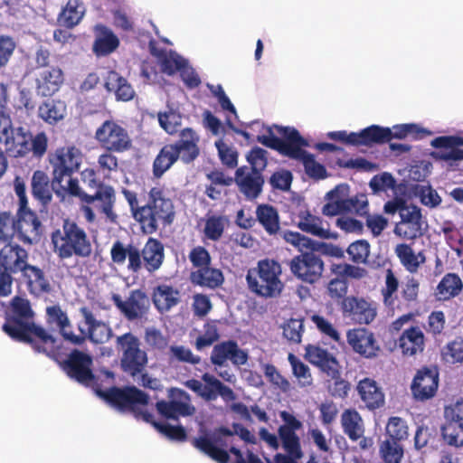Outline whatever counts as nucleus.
<instances>
[{
    "instance_id": "nucleus-33",
    "label": "nucleus",
    "mask_w": 463,
    "mask_h": 463,
    "mask_svg": "<svg viewBox=\"0 0 463 463\" xmlns=\"http://www.w3.org/2000/svg\"><path fill=\"white\" fill-rule=\"evenodd\" d=\"M356 390L367 409L373 411L384 405V394L373 379L366 377L360 380Z\"/></svg>"
},
{
    "instance_id": "nucleus-56",
    "label": "nucleus",
    "mask_w": 463,
    "mask_h": 463,
    "mask_svg": "<svg viewBox=\"0 0 463 463\" xmlns=\"http://www.w3.org/2000/svg\"><path fill=\"white\" fill-rule=\"evenodd\" d=\"M268 151L260 146L252 147L246 154V160L249 163L247 168L251 171H259L263 174L268 166Z\"/></svg>"
},
{
    "instance_id": "nucleus-40",
    "label": "nucleus",
    "mask_w": 463,
    "mask_h": 463,
    "mask_svg": "<svg viewBox=\"0 0 463 463\" xmlns=\"http://www.w3.org/2000/svg\"><path fill=\"white\" fill-rule=\"evenodd\" d=\"M104 87L114 92L117 100L129 101L135 97V90L127 79L115 71H109L105 78Z\"/></svg>"
},
{
    "instance_id": "nucleus-24",
    "label": "nucleus",
    "mask_w": 463,
    "mask_h": 463,
    "mask_svg": "<svg viewBox=\"0 0 463 463\" xmlns=\"http://www.w3.org/2000/svg\"><path fill=\"white\" fill-rule=\"evenodd\" d=\"M211 363L215 366H222L227 360L232 364L244 365L248 361V354L241 349L234 340L222 341L215 345L210 356Z\"/></svg>"
},
{
    "instance_id": "nucleus-35",
    "label": "nucleus",
    "mask_w": 463,
    "mask_h": 463,
    "mask_svg": "<svg viewBox=\"0 0 463 463\" xmlns=\"http://www.w3.org/2000/svg\"><path fill=\"white\" fill-rule=\"evenodd\" d=\"M152 300L160 312H168L181 302V292L178 288L165 283L154 288Z\"/></svg>"
},
{
    "instance_id": "nucleus-1",
    "label": "nucleus",
    "mask_w": 463,
    "mask_h": 463,
    "mask_svg": "<svg viewBox=\"0 0 463 463\" xmlns=\"http://www.w3.org/2000/svg\"><path fill=\"white\" fill-rule=\"evenodd\" d=\"M2 329L13 340L28 344L36 353H43L58 361L57 339L33 322V311L27 299L20 297L12 299Z\"/></svg>"
},
{
    "instance_id": "nucleus-42",
    "label": "nucleus",
    "mask_w": 463,
    "mask_h": 463,
    "mask_svg": "<svg viewBox=\"0 0 463 463\" xmlns=\"http://www.w3.org/2000/svg\"><path fill=\"white\" fill-rule=\"evenodd\" d=\"M190 280L194 285L215 289L223 284L224 276L221 269L209 265L192 271Z\"/></svg>"
},
{
    "instance_id": "nucleus-4",
    "label": "nucleus",
    "mask_w": 463,
    "mask_h": 463,
    "mask_svg": "<svg viewBox=\"0 0 463 463\" xmlns=\"http://www.w3.org/2000/svg\"><path fill=\"white\" fill-rule=\"evenodd\" d=\"M96 393L119 411H128L136 419L150 423L158 432L170 440L178 442L186 440L187 433L183 426H173L154 420L153 414L144 409L149 403V396L136 386L123 388L113 386L107 390L97 389Z\"/></svg>"
},
{
    "instance_id": "nucleus-32",
    "label": "nucleus",
    "mask_w": 463,
    "mask_h": 463,
    "mask_svg": "<svg viewBox=\"0 0 463 463\" xmlns=\"http://www.w3.org/2000/svg\"><path fill=\"white\" fill-rule=\"evenodd\" d=\"M20 275L31 294L39 297L52 291L51 283L41 268L29 264Z\"/></svg>"
},
{
    "instance_id": "nucleus-11",
    "label": "nucleus",
    "mask_w": 463,
    "mask_h": 463,
    "mask_svg": "<svg viewBox=\"0 0 463 463\" xmlns=\"http://www.w3.org/2000/svg\"><path fill=\"white\" fill-rule=\"evenodd\" d=\"M95 139L104 150L125 153L133 146L128 131L115 120H105L95 131Z\"/></svg>"
},
{
    "instance_id": "nucleus-13",
    "label": "nucleus",
    "mask_w": 463,
    "mask_h": 463,
    "mask_svg": "<svg viewBox=\"0 0 463 463\" xmlns=\"http://www.w3.org/2000/svg\"><path fill=\"white\" fill-rule=\"evenodd\" d=\"M59 364L62 371L79 383L89 386L96 380L92 371V356L80 350L73 349L66 359Z\"/></svg>"
},
{
    "instance_id": "nucleus-51",
    "label": "nucleus",
    "mask_w": 463,
    "mask_h": 463,
    "mask_svg": "<svg viewBox=\"0 0 463 463\" xmlns=\"http://www.w3.org/2000/svg\"><path fill=\"white\" fill-rule=\"evenodd\" d=\"M379 454L383 463H401L404 448L402 443L385 439L380 444Z\"/></svg>"
},
{
    "instance_id": "nucleus-45",
    "label": "nucleus",
    "mask_w": 463,
    "mask_h": 463,
    "mask_svg": "<svg viewBox=\"0 0 463 463\" xmlns=\"http://www.w3.org/2000/svg\"><path fill=\"white\" fill-rule=\"evenodd\" d=\"M391 131L388 127L371 125L357 132V146L383 145L390 142Z\"/></svg>"
},
{
    "instance_id": "nucleus-25",
    "label": "nucleus",
    "mask_w": 463,
    "mask_h": 463,
    "mask_svg": "<svg viewBox=\"0 0 463 463\" xmlns=\"http://www.w3.org/2000/svg\"><path fill=\"white\" fill-rule=\"evenodd\" d=\"M305 357L312 364L318 367L331 378L339 375V363L333 354L318 345H307L305 347Z\"/></svg>"
},
{
    "instance_id": "nucleus-20",
    "label": "nucleus",
    "mask_w": 463,
    "mask_h": 463,
    "mask_svg": "<svg viewBox=\"0 0 463 463\" xmlns=\"http://www.w3.org/2000/svg\"><path fill=\"white\" fill-rule=\"evenodd\" d=\"M282 239L286 242L298 248L300 251L308 250L314 251L315 253L319 252L322 255L338 259L345 256V251L339 246L332 243L314 241L297 232H285L282 234Z\"/></svg>"
},
{
    "instance_id": "nucleus-3",
    "label": "nucleus",
    "mask_w": 463,
    "mask_h": 463,
    "mask_svg": "<svg viewBox=\"0 0 463 463\" xmlns=\"http://www.w3.org/2000/svg\"><path fill=\"white\" fill-rule=\"evenodd\" d=\"M122 194L142 233L151 235L174 223L175 207L164 187L159 185L152 187L143 205L139 204L135 192L123 189Z\"/></svg>"
},
{
    "instance_id": "nucleus-21",
    "label": "nucleus",
    "mask_w": 463,
    "mask_h": 463,
    "mask_svg": "<svg viewBox=\"0 0 463 463\" xmlns=\"http://www.w3.org/2000/svg\"><path fill=\"white\" fill-rule=\"evenodd\" d=\"M234 183L239 192L247 200H255L262 191L265 184L264 175L259 171H251L247 165L238 167L234 174Z\"/></svg>"
},
{
    "instance_id": "nucleus-19",
    "label": "nucleus",
    "mask_w": 463,
    "mask_h": 463,
    "mask_svg": "<svg viewBox=\"0 0 463 463\" xmlns=\"http://www.w3.org/2000/svg\"><path fill=\"white\" fill-rule=\"evenodd\" d=\"M346 340L352 350L364 358H376L381 352L374 334L365 327L349 329Z\"/></svg>"
},
{
    "instance_id": "nucleus-29",
    "label": "nucleus",
    "mask_w": 463,
    "mask_h": 463,
    "mask_svg": "<svg viewBox=\"0 0 463 463\" xmlns=\"http://www.w3.org/2000/svg\"><path fill=\"white\" fill-rule=\"evenodd\" d=\"M47 320L50 324H55L61 335L67 342L74 345H81L83 336H78L71 330V321L59 305H53L46 308Z\"/></svg>"
},
{
    "instance_id": "nucleus-22",
    "label": "nucleus",
    "mask_w": 463,
    "mask_h": 463,
    "mask_svg": "<svg viewBox=\"0 0 463 463\" xmlns=\"http://www.w3.org/2000/svg\"><path fill=\"white\" fill-rule=\"evenodd\" d=\"M400 217L401 222L394 228L396 235L406 240H414L423 234L422 215L418 206L414 204L408 205L402 210Z\"/></svg>"
},
{
    "instance_id": "nucleus-47",
    "label": "nucleus",
    "mask_w": 463,
    "mask_h": 463,
    "mask_svg": "<svg viewBox=\"0 0 463 463\" xmlns=\"http://www.w3.org/2000/svg\"><path fill=\"white\" fill-rule=\"evenodd\" d=\"M298 218V227L302 232L322 239H328L330 237L329 230L322 227V219L312 214L308 210L300 211Z\"/></svg>"
},
{
    "instance_id": "nucleus-52",
    "label": "nucleus",
    "mask_w": 463,
    "mask_h": 463,
    "mask_svg": "<svg viewBox=\"0 0 463 463\" xmlns=\"http://www.w3.org/2000/svg\"><path fill=\"white\" fill-rule=\"evenodd\" d=\"M390 141L393 138L404 139L408 137H411L412 139L416 140L430 134V131L414 123L394 125L392 128H390Z\"/></svg>"
},
{
    "instance_id": "nucleus-48",
    "label": "nucleus",
    "mask_w": 463,
    "mask_h": 463,
    "mask_svg": "<svg viewBox=\"0 0 463 463\" xmlns=\"http://www.w3.org/2000/svg\"><path fill=\"white\" fill-rule=\"evenodd\" d=\"M84 14L85 7L80 0H69L59 14L57 21L59 25L71 29L81 21Z\"/></svg>"
},
{
    "instance_id": "nucleus-37",
    "label": "nucleus",
    "mask_w": 463,
    "mask_h": 463,
    "mask_svg": "<svg viewBox=\"0 0 463 463\" xmlns=\"http://www.w3.org/2000/svg\"><path fill=\"white\" fill-rule=\"evenodd\" d=\"M280 418L284 421V424L280 425L278 429V435L281 444L290 448L301 445L300 438L297 431L302 428V422L286 411L280 412Z\"/></svg>"
},
{
    "instance_id": "nucleus-10",
    "label": "nucleus",
    "mask_w": 463,
    "mask_h": 463,
    "mask_svg": "<svg viewBox=\"0 0 463 463\" xmlns=\"http://www.w3.org/2000/svg\"><path fill=\"white\" fill-rule=\"evenodd\" d=\"M49 163L52 168V184H61L64 178L78 172L82 163V153L75 146L56 148L49 155Z\"/></svg>"
},
{
    "instance_id": "nucleus-34",
    "label": "nucleus",
    "mask_w": 463,
    "mask_h": 463,
    "mask_svg": "<svg viewBox=\"0 0 463 463\" xmlns=\"http://www.w3.org/2000/svg\"><path fill=\"white\" fill-rule=\"evenodd\" d=\"M57 185L52 184L48 175L42 171L33 172L31 180V191L33 197L43 206H47L52 200V193H56Z\"/></svg>"
},
{
    "instance_id": "nucleus-44",
    "label": "nucleus",
    "mask_w": 463,
    "mask_h": 463,
    "mask_svg": "<svg viewBox=\"0 0 463 463\" xmlns=\"http://www.w3.org/2000/svg\"><path fill=\"white\" fill-rule=\"evenodd\" d=\"M142 258L145 268L149 272L157 270L165 258L164 245L155 238H149L142 250Z\"/></svg>"
},
{
    "instance_id": "nucleus-17",
    "label": "nucleus",
    "mask_w": 463,
    "mask_h": 463,
    "mask_svg": "<svg viewBox=\"0 0 463 463\" xmlns=\"http://www.w3.org/2000/svg\"><path fill=\"white\" fill-rule=\"evenodd\" d=\"M79 311L83 317L84 325L87 326V328H83L80 324L78 326L80 334L77 335L84 337L82 345L87 339L93 344H104L111 338L112 329L109 324L97 319L88 307H81Z\"/></svg>"
},
{
    "instance_id": "nucleus-5",
    "label": "nucleus",
    "mask_w": 463,
    "mask_h": 463,
    "mask_svg": "<svg viewBox=\"0 0 463 463\" xmlns=\"http://www.w3.org/2000/svg\"><path fill=\"white\" fill-rule=\"evenodd\" d=\"M277 133L283 138L276 137L272 128H268L269 135H259L256 141L263 146L278 151L280 155L291 159L300 160L303 163L306 174L316 180L327 177V172L322 164L317 162L312 154L307 153L304 147L308 146V142L298 130L290 127L275 125Z\"/></svg>"
},
{
    "instance_id": "nucleus-15",
    "label": "nucleus",
    "mask_w": 463,
    "mask_h": 463,
    "mask_svg": "<svg viewBox=\"0 0 463 463\" xmlns=\"http://www.w3.org/2000/svg\"><path fill=\"white\" fill-rule=\"evenodd\" d=\"M324 266L321 257L312 250L302 251L288 262L291 273L299 280L308 284H314L320 279Z\"/></svg>"
},
{
    "instance_id": "nucleus-59",
    "label": "nucleus",
    "mask_w": 463,
    "mask_h": 463,
    "mask_svg": "<svg viewBox=\"0 0 463 463\" xmlns=\"http://www.w3.org/2000/svg\"><path fill=\"white\" fill-rule=\"evenodd\" d=\"M399 288V280L391 269L386 270L385 286L382 288L383 303L392 308L394 307L396 300V292Z\"/></svg>"
},
{
    "instance_id": "nucleus-38",
    "label": "nucleus",
    "mask_w": 463,
    "mask_h": 463,
    "mask_svg": "<svg viewBox=\"0 0 463 463\" xmlns=\"http://www.w3.org/2000/svg\"><path fill=\"white\" fill-rule=\"evenodd\" d=\"M66 115L67 105L65 101L59 99H48L43 101L37 110L38 118L52 126L61 121Z\"/></svg>"
},
{
    "instance_id": "nucleus-60",
    "label": "nucleus",
    "mask_w": 463,
    "mask_h": 463,
    "mask_svg": "<svg viewBox=\"0 0 463 463\" xmlns=\"http://www.w3.org/2000/svg\"><path fill=\"white\" fill-rule=\"evenodd\" d=\"M15 235V217L10 212L0 211V243L11 242Z\"/></svg>"
},
{
    "instance_id": "nucleus-27",
    "label": "nucleus",
    "mask_w": 463,
    "mask_h": 463,
    "mask_svg": "<svg viewBox=\"0 0 463 463\" xmlns=\"http://www.w3.org/2000/svg\"><path fill=\"white\" fill-rule=\"evenodd\" d=\"M92 194H84L82 201L83 204H94L96 202L98 204L96 207L99 211L105 214L108 219L114 222L117 218L116 213L113 211L114 204L116 202L115 190L111 185L104 184L99 188L92 191Z\"/></svg>"
},
{
    "instance_id": "nucleus-14",
    "label": "nucleus",
    "mask_w": 463,
    "mask_h": 463,
    "mask_svg": "<svg viewBox=\"0 0 463 463\" xmlns=\"http://www.w3.org/2000/svg\"><path fill=\"white\" fill-rule=\"evenodd\" d=\"M30 139V132L23 127H14L10 117L0 121V144L5 146L9 156L14 157L26 156Z\"/></svg>"
},
{
    "instance_id": "nucleus-50",
    "label": "nucleus",
    "mask_w": 463,
    "mask_h": 463,
    "mask_svg": "<svg viewBox=\"0 0 463 463\" xmlns=\"http://www.w3.org/2000/svg\"><path fill=\"white\" fill-rule=\"evenodd\" d=\"M394 251L402 265L410 273L417 272L420 266L426 260L425 256L421 251L416 254L412 248L406 243L398 244L395 247Z\"/></svg>"
},
{
    "instance_id": "nucleus-6",
    "label": "nucleus",
    "mask_w": 463,
    "mask_h": 463,
    "mask_svg": "<svg viewBox=\"0 0 463 463\" xmlns=\"http://www.w3.org/2000/svg\"><path fill=\"white\" fill-rule=\"evenodd\" d=\"M199 142L200 137L193 128L182 129L175 142L159 150L153 162V175L162 177L179 159L185 165L193 163L200 155Z\"/></svg>"
},
{
    "instance_id": "nucleus-43",
    "label": "nucleus",
    "mask_w": 463,
    "mask_h": 463,
    "mask_svg": "<svg viewBox=\"0 0 463 463\" xmlns=\"http://www.w3.org/2000/svg\"><path fill=\"white\" fill-rule=\"evenodd\" d=\"M463 289V282L457 273H447L435 289L438 300L448 301L458 297Z\"/></svg>"
},
{
    "instance_id": "nucleus-55",
    "label": "nucleus",
    "mask_w": 463,
    "mask_h": 463,
    "mask_svg": "<svg viewBox=\"0 0 463 463\" xmlns=\"http://www.w3.org/2000/svg\"><path fill=\"white\" fill-rule=\"evenodd\" d=\"M282 335L290 344H299L304 333V319L290 318L282 326Z\"/></svg>"
},
{
    "instance_id": "nucleus-46",
    "label": "nucleus",
    "mask_w": 463,
    "mask_h": 463,
    "mask_svg": "<svg viewBox=\"0 0 463 463\" xmlns=\"http://www.w3.org/2000/svg\"><path fill=\"white\" fill-rule=\"evenodd\" d=\"M341 425L344 433L352 441H357L364 432V420L354 409H346L341 415Z\"/></svg>"
},
{
    "instance_id": "nucleus-31",
    "label": "nucleus",
    "mask_w": 463,
    "mask_h": 463,
    "mask_svg": "<svg viewBox=\"0 0 463 463\" xmlns=\"http://www.w3.org/2000/svg\"><path fill=\"white\" fill-rule=\"evenodd\" d=\"M95 40L93 52L100 57L112 53L119 46V40L107 25L98 24L94 26Z\"/></svg>"
},
{
    "instance_id": "nucleus-49",
    "label": "nucleus",
    "mask_w": 463,
    "mask_h": 463,
    "mask_svg": "<svg viewBox=\"0 0 463 463\" xmlns=\"http://www.w3.org/2000/svg\"><path fill=\"white\" fill-rule=\"evenodd\" d=\"M217 439L213 440L207 436H200L192 440V445L199 451L204 453L218 463H228L230 456L228 452L215 445Z\"/></svg>"
},
{
    "instance_id": "nucleus-8",
    "label": "nucleus",
    "mask_w": 463,
    "mask_h": 463,
    "mask_svg": "<svg viewBox=\"0 0 463 463\" xmlns=\"http://www.w3.org/2000/svg\"><path fill=\"white\" fill-rule=\"evenodd\" d=\"M29 253L21 245L8 242L0 250V296L12 292L13 275L21 274L29 265Z\"/></svg>"
},
{
    "instance_id": "nucleus-54",
    "label": "nucleus",
    "mask_w": 463,
    "mask_h": 463,
    "mask_svg": "<svg viewBox=\"0 0 463 463\" xmlns=\"http://www.w3.org/2000/svg\"><path fill=\"white\" fill-rule=\"evenodd\" d=\"M441 436L443 440L452 447L463 446V423L445 420L441 427Z\"/></svg>"
},
{
    "instance_id": "nucleus-30",
    "label": "nucleus",
    "mask_w": 463,
    "mask_h": 463,
    "mask_svg": "<svg viewBox=\"0 0 463 463\" xmlns=\"http://www.w3.org/2000/svg\"><path fill=\"white\" fill-rule=\"evenodd\" d=\"M350 187L347 184H337L334 189L330 190L326 198L328 202L323 206L322 213L326 216H335L345 213L352 204V201H346L349 196Z\"/></svg>"
},
{
    "instance_id": "nucleus-18",
    "label": "nucleus",
    "mask_w": 463,
    "mask_h": 463,
    "mask_svg": "<svg viewBox=\"0 0 463 463\" xmlns=\"http://www.w3.org/2000/svg\"><path fill=\"white\" fill-rule=\"evenodd\" d=\"M341 310L345 317L359 325L371 324L377 316V307L373 301L349 296L341 301Z\"/></svg>"
},
{
    "instance_id": "nucleus-12",
    "label": "nucleus",
    "mask_w": 463,
    "mask_h": 463,
    "mask_svg": "<svg viewBox=\"0 0 463 463\" xmlns=\"http://www.w3.org/2000/svg\"><path fill=\"white\" fill-rule=\"evenodd\" d=\"M202 381L204 383L196 379H190L184 383V385L206 402L215 401L218 396L225 402H233L236 399L233 390L214 375L205 373L202 375Z\"/></svg>"
},
{
    "instance_id": "nucleus-28",
    "label": "nucleus",
    "mask_w": 463,
    "mask_h": 463,
    "mask_svg": "<svg viewBox=\"0 0 463 463\" xmlns=\"http://www.w3.org/2000/svg\"><path fill=\"white\" fill-rule=\"evenodd\" d=\"M113 301L128 320L140 318L147 309L146 306L147 302L146 296L139 289L132 290L125 301L118 295H114Z\"/></svg>"
},
{
    "instance_id": "nucleus-26",
    "label": "nucleus",
    "mask_w": 463,
    "mask_h": 463,
    "mask_svg": "<svg viewBox=\"0 0 463 463\" xmlns=\"http://www.w3.org/2000/svg\"><path fill=\"white\" fill-rule=\"evenodd\" d=\"M17 220L15 219V233L19 239L25 243H32L41 235L42 223L35 213L29 207L18 209Z\"/></svg>"
},
{
    "instance_id": "nucleus-36",
    "label": "nucleus",
    "mask_w": 463,
    "mask_h": 463,
    "mask_svg": "<svg viewBox=\"0 0 463 463\" xmlns=\"http://www.w3.org/2000/svg\"><path fill=\"white\" fill-rule=\"evenodd\" d=\"M63 81V71L60 68L44 70L36 79L37 93L43 97H51L60 90Z\"/></svg>"
},
{
    "instance_id": "nucleus-7",
    "label": "nucleus",
    "mask_w": 463,
    "mask_h": 463,
    "mask_svg": "<svg viewBox=\"0 0 463 463\" xmlns=\"http://www.w3.org/2000/svg\"><path fill=\"white\" fill-rule=\"evenodd\" d=\"M281 274L282 268L279 262L272 259L260 260L257 268L250 269L246 275L248 288L261 298H277L284 288L280 279Z\"/></svg>"
},
{
    "instance_id": "nucleus-23",
    "label": "nucleus",
    "mask_w": 463,
    "mask_h": 463,
    "mask_svg": "<svg viewBox=\"0 0 463 463\" xmlns=\"http://www.w3.org/2000/svg\"><path fill=\"white\" fill-rule=\"evenodd\" d=\"M439 387V373L436 368L423 367L414 376L411 390L418 401H427L432 398Z\"/></svg>"
},
{
    "instance_id": "nucleus-58",
    "label": "nucleus",
    "mask_w": 463,
    "mask_h": 463,
    "mask_svg": "<svg viewBox=\"0 0 463 463\" xmlns=\"http://www.w3.org/2000/svg\"><path fill=\"white\" fill-rule=\"evenodd\" d=\"M346 252L354 263L365 264L370 256V244L365 240H357L348 246Z\"/></svg>"
},
{
    "instance_id": "nucleus-57",
    "label": "nucleus",
    "mask_w": 463,
    "mask_h": 463,
    "mask_svg": "<svg viewBox=\"0 0 463 463\" xmlns=\"http://www.w3.org/2000/svg\"><path fill=\"white\" fill-rule=\"evenodd\" d=\"M224 229L225 218L220 215H212L205 221L203 233L206 239L217 241L222 237Z\"/></svg>"
},
{
    "instance_id": "nucleus-62",
    "label": "nucleus",
    "mask_w": 463,
    "mask_h": 463,
    "mask_svg": "<svg viewBox=\"0 0 463 463\" xmlns=\"http://www.w3.org/2000/svg\"><path fill=\"white\" fill-rule=\"evenodd\" d=\"M332 272L335 276H341L346 280L348 278L360 279L368 274L365 269L348 263L334 264L332 266Z\"/></svg>"
},
{
    "instance_id": "nucleus-64",
    "label": "nucleus",
    "mask_w": 463,
    "mask_h": 463,
    "mask_svg": "<svg viewBox=\"0 0 463 463\" xmlns=\"http://www.w3.org/2000/svg\"><path fill=\"white\" fill-rule=\"evenodd\" d=\"M288 360L292 366L293 374L303 385H308L312 383V376L309 367L304 364L294 354H288Z\"/></svg>"
},
{
    "instance_id": "nucleus-9",
    "label": "nucleus",
    "mask_w": 463,
    "mask_h": 463,
    "mask_svg": "<svg viewBox=\"0 0 463 463\" xmlns=\"http://www.w3.org/2000/svg\"><path fill=\"white\" fill-rule=\"evenodd\" d=\"M117 348L122 353L120 367L128 375L135 377L143 373L148 359L146 351L140 348L139 339L131 332L117 337Z\"/></svg>"
},
{
    "instance_id": "nucleus-61",
    "label": "nucleus",
    "mask_w": 463,
    "mask_h": 463,
    "mask_svg": "<svg viewBox=\"0 0 463 463\" xmlns=\"http://www.w3.org/2000/svg\"><path fill=\"white\" fill-rule=\"evenodd\" d=\"M158 121L160 127L169 135L177 133L178 128L182 123V116L179 112L169 109L168 111L158 113Z\"/></svg>"
},
{
    "instance_id": "nucleus-63",
    "label": "nucleus",
    "mask_w": 463,
    "mask_h": 463,
    "mask_svg": "<svg viewBox=\"0 0 463 463\" xmlns=\"http://www.w3.org/2000/svg\"><path fill=\"white\" fill-rule=\"evenodd\" d=\"M186 62L187 61L178 53L170 51L161 58V68L167 75H173L183 69L184 65H186Z\"/></svg>"
},
{
    "instance_id": "nucleus-53",
    "label": "nucleus",
    "mask_w": 463,
    "mask_h": 463,
    "mask_svg": "<svg viewBox=\"0 0 463 463\" xmlns=\"http://www.w3.org/2000/svg\"><path fill=\"white\" fill-rule=\"evenodd\" d=\"M409 437V427L405 420L401 417H391L386 425V439L402 443Z\"/></svg>"
},
{
    "instance_id": "nucleus-16",
    "label": "nucleus",
    "mask_w": 463,
    "mask_h": 463,
    "mask_svg": "<svg viewBox=\"0 0 463 463\" xmlns=\"http://www.w3.org/2000/svg\"><path fill=\"white\" fill-rule=\"evenodd\" d=\"M169 401L161 400L156 403L157 412L165 419L178 420L180 417L192 416L195 412L190 395L179 388L168 390Z\"/></svg>"
},
{
    "instance_id": "nucleus-39",
    "label": "nucleus",
    "mask_w": 463,
    "mask_h": 463,
    "mask_svg": "<svg viewBox=\"0 0 463 463\" xmlns=\"http://www.w3.org/2000/svg\"><path fill=\"white\" fill-rule=\"evenodd\" d=\"M255 213L256 220L269 235H279L282 238V234L286 231H280L279 212L274 206L268 203H261L257 206Z\"/></svg>"
},
{
    "instance_id": "nucleus-2",
    "label": "nucleus",
    "mask_w": 463,
    "mask_h": 463,
    "mask_svg": "<svg viewBox=\"0 0 463 463\" xmlns=\"http://www.w3.org/2000/svg\"><path fill=\"white\" fill-rule=\"evenodd\" d=\"M53 251L61 260L74 257L81 273L95 275L101 268L102 257L94 250L85 228L70 218L63 219L61 227L51 234Z\"/></svg>"
},
{
    "instance_id": "nucleus-41",
    "label": "nucleus",
    "mask_w": 463,
    "mask_h": 463,
    "mask_svg": "<svg viewBox=\"0 0 463 463\" xmlns=\"http://www.w3.org/2000/svg\"><path fill=\"white\" fill-rule=\"evenodd\" d=\"M424 339V334L418 326H411L402 332L398 345L404 355L412 356L423 352Z\"/></svg>"
}]
</instances>
